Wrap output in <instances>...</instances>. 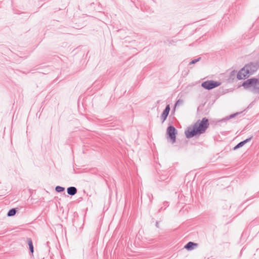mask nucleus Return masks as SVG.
I'll return each instance as SVG.
<instances>
[{"mask_svg":"<svg viewBox=\"0 0 259 259\" xmlns=\"http://www.w3.org/2000/svg\"><path fill=\"white\" fill-rule=\"evenodd\" d=\"M209 126V119L206 117L197 120L193 124L189 126L185 131L186 138H198L204 134Z\"/></svg>","mask_w":259,"mask_h":259,"instance_id":"obj_1","label":"nucleus"},{"mask_svg":"<svg viewBox=\"0 0 259 259\" xmlns=\"http://www.w3.org/2000/svg\"><path fill=\"white\" fill-rule=\"evenodd\" d=\"M259 69V62L258 61L250 62L246 64L237 73V78L242 80L248 78L250 75L253 74Z\"/></svg>","mask_w":259,"mask_h":259,"instance_id":"obj_2","label":"nucleus"},{"mask_svg":"<svg viewBox=\"0 0 259 259\" xmlns=\"http://www.w3.org/2000/svg\"><path fill=\"white\" fill-rule=\"evenodd\" d=\"M259 78L252 77L245 80L242 84V86L245 89L252 88L251 91L255 94H259Z\"/></svg>","mask_w":259,"mask_h":259,"instance_id":"obj_3","label":"nucleus"},{"mask_svg":"<svg viewBox=\"0 0 259 259\" xmlns=\"http://www.w3.org/2000/svg\"><path fill=\"white\" fill-rule=\"evenodd\" d=\"M238 114H230L222 119L210 118L209 119V125L212 128H215L217 126H221L223 123H226L227 121L231 119H233Z\"/></svg>","mask_w":259,"mask_h":259,"instance_id":"obj_4","label":"nucleus"},{"mask_svg":"<svg viewBox=\"0 0 259 259\" xmlns=\"http://www.w3.org/2000/svg\"><path fill=\"white\" fill-rule=\"evenodd\" d=\"M178 134L177 130L174 125H169L166 129V138L172 144L176 141V136Z\"/></svg>","mask_w":259,"mask_h":259,"instance_id":"obj_5","label":"nucleus"},{"mask_svg":"<svg viewBox=\"0 0 259 259\" xmlns=\"http://www.w3.org/2000/svg\"><path fill=\"white\" fill-rule=\"evenodd\" d=\"M221 84V82L219 81L207 80L202 82L201 87L205 90H211L220 86Z\"/></svg>","mask_w":259,"mask_h":259,"instance_id":"obj_6","label":"nucleus"},{"mask_svg":"<svg viewBox=\"0 0 259 259\" xmlns=\"http://www.w3.org/2000/svg\"><path fill=\"white\" fill-rule=\"evenodd\" d=\"M198 246V244L192 241H189L185 244L184 248L188 251L193 250L194 248Z\"/></svg>","mask_w":259,"mask_h":259,"instance_id":"obj_7","label":"nucleus"},{"mask_svg":"<svg viewBox=\"0 0 259 259\" xmlns=\"http://www.w3.org/2000/svg\"><path fill=\"white\" fill-rule=\"evenodd\" d=\"M27 242L29 246V250L30 253V255L31 256H33L34 246L32 239L30 238H27Z\"/></svg>","mask_w":259,"mask_h":259,"instance_id":"obj_8","label":"nucleus"},{"mask_svg":"<svg viewBox=\"0 0 259 259\" xmlns=\"http://www.w3.org/2000/svg\"><path fill=\"white\" fill-rule=\"evenodd\" d=\"M77 192V189L75 187L70 186L67 188V193L69 195L74 196Z\"/></svg>","mask_w":259,"mask_h":259,"instance_id":"obj_9","label":"nucleus"},{"mask_svg":"<svg viewBox=\"0 0 259 259\" xmlns=\"http://www.w3.org/2000/svg\"><path fill=\"white\" fill-rule=\"evenodd\" d=\"M237 71L234 70L232 71L230 74L228 78L227 79L228 83H231L235 79V77H237Z\"/></svg>","mask_w":259,"mask_h":259,"instance_id":"obj_10","label":"nucleus"},{"mask_svg":"<svg viewBox=\"0 0 259 259\" xmlns=\"http://www.w3.org/2000/svg\"><path fill=\"white\" fill-rule=\"evenodd\" d=\"M19 208L18 207L12 208L8 211L7 215L9 217H13L19 211Z\"/></svg>","mask_w":259,"mask_h":259,"instance_id":"obj_11","label":"nucleus"},{"mask_svg":"<svg viewBox=\"0 0 259 259\" xmlns=\"http://www.w3.org/2000/svg\"><path fill=\"white\" fill-rule=\"evenodd\" d=\"M183 103V100H182L181 99H179L178 100H177L174 104V106L173 109H172V111H171V113H175V112L176 111V108L178 106H179L181 105H182Z\"/></svg>","mask_w":259,"mask_h":259,"instance_id":"obj_12","label":"nucleus"},{"mask_svg":"<svg viewBox=\"0 0 259 259\" xmlns=\"http://www.w3.org/2000/svg\"><path fill=\"white\" fill-rule=\"evenodd\" d=\"M65 188L60 186H57L55 187V191L58 193H62L65 191Z\"/></svg>","mask_w":259,"mask_h":259,"instance_id":"obj_13","label":"nucleus"},{"mask_svg":"<svg viewBox=\"0 0 259 259\" xmlns=\"http://www.w3.org/2000/svg\"><path fill=\"white\" fill-rule=\"evenodd\" d=\"M244 145V143L242 142V141H241L233 148V150H236L238 149L243 147Z\"/></svg>","mask_w":259,"mask_h":259,"instance_id":"obj_14","label":"nucleus"},{"mask_svg":"<svg viewBox=\"0 0 259 259\" xmlns=\"http://www.w3.org/2000/svg\"><path fill=\"white\" fill-rule=\"evenodd\" d=\"M170 110V105L169 104H167L166 105L165 109L163 110L161 113H169Z\"/></svg>","mask_w":259,"mask_h":259,"instance_id":"obj_15","label":"nucleus"},{"mask_svg":"<svg viewBox=\"0 0 259 259\" xmlns=\"http://www.w3.org/2000/svg\"><path fill=\"white\" fill-rule=\"evenodd\" d=\"M163 206H162L159 210H158V212H160L161 211V210L162 209H165V208H166V207H167L168 206V202L167 201H164L163 203Z\"/></svg>","mask_w":259,"mask_h":259,"instance_id":"obj_16","label":"nucleus"},{"mask_svg":"<svg viewBox=\"0 0 259 259\" xmlns=\"http://www.w3.org/2000/svg\"><path fill=\"white\" fill-rule=\"evenodd\" d=\"M201 59V57H198L196 59H193L190 62L189 65L194 64L196 63L197 62H198V61H199Z\"/></svg>","mask_w":259,"mask_h":259,"instance_id":"obj_17","label":"nucleus"},{"mask_svg":"<svg viewBox=\"0 0 259 259\" xmlns=\"http://www.w3.org/2000/svg\"><path fill=\"white\" fill-rule=\"evenodd\" d=\"M161 122L163 123L167 119L169 114H161Z\"/></svg>","mask_w":259,"mask_h":259,"instance_id":"obj_18","label":"nucleus"},{"mask_svg":"<svg viewBox=\"0 0 259 259\" xmlns=\"http://www.w3.org/2000/svg\"><path fill=\"white\" fill-rule=\"evenodd\" d=\"M252 103H251L250 104L248 107L245 109H244L243 111H240V112H235V113H239V114H241V113H243V112H247V109H249V108H250L252 107Z\"/></svg>","mask_w":259,"mask_h":259,"instance_id":"obj_19","label":"nucleus"},{"mask_svg":"<svg viewBox=\"0 0 259 259\" xmlns=\"http://www.w3.org/2000/svg\"><path fill=\"white\" fill-rule=\"evenodd\" d=\"M253 138V136H251L250 137L247 138V139H246L245 140L242 141V142L244 143V145L245 144H246L247 143L250 142L251 141V140Z\"/></svg>","mask_w":259,"mask_h":259,"instance_id":"obj_20","label":"nucleus"},{"mask_svg":"<svg viewBox=\"0 0 259 259\" xmlns=\"http://www.w3.org/2000/svg\"><path fill=\"white\" fill-rule=\"evenodd\" d=\"M147 196L149 199L150 203H151L153 199V195L151 193H148L147 194Z\"/></svg>","mask_w":259,"mask_h":259,"instance_id":"obj_21","label":"nucleus"},{"mask_svg":"<svg viewBox=\"0 0 259 259\" xmlns=\"http://www.w3.org/2000/svg\"><path fill=\"white\" fill-rule=\"evenodd\" d=\"M101 121L103 123H106V122H108L109 121H110V120H109L107 118H105L102 119Z\"/></svg>","mask_w":259,"mask_h":259,"instance_id":"obj_22","label":"nucleus"},{"mask_svg":"<svg viewBox=\"0 0 259 259\" xmlns=\"http://www.w3.org/2000/svg\"><path fill=\"white\" fill-rule=\"evenodd\" d=\"M155 226L157 228H159V222L158 221L156 222Z\"/></svg>","mask_w":259,"mask_h":259,"instance_id":"obj_23","label":"nucleus"},{"mask_svg":"<svg viewBox=\"0 0 259 259\" xmlns=\"http://www.w3.org/2000/svg\"><path fill=\"white\" fill-rule=\"evenodd\" d=\"M174 115H175V114H170V116H169V118H173L174 117Z\"/></svg>","mask_w":259,"mask_h":259,"instance_id":"obj_24","label":"nucleus"},{"mask_svg":"<svg viewBox=\"0 0 259 259\" xmlns=\"http://www.w3.org/2000/svg\"><path fill=\"white\" fill-rule=\"evenodd\" d=\"M163 180H164V179H163V178L160 177L159 181H163Z\"/></svg>","mask_w":259,"mask_h":259,"instance_id":"obj_25","label":"nucleus"},{"mask_svg":"<svg viewBox=\"0 0 259 259\" xmlns=\"http://www.w3.org/2000/svg\"><path fill=\"white\" fill-rule=\"evenodd\" d=\"M49 243V242H47V244L48 245Z\"/></svg>","mask_w":259,"mask_h":259,"instance_id":"obj_26","label":"nucleus"},{"mask_svg":"<svg viewBox=\"0 0 259 259\" xmlns=\"http://www.w3.org/2000/svg\"><path fill=\"white\" fill-rule=\"evenodd\" d=\"M159 102H160V101H157V103H159Z\"/></svg>","mask_w":259,"mask_h":259,"instance_id":"obj_27","label":"nucleus"}]
</instances>
